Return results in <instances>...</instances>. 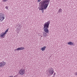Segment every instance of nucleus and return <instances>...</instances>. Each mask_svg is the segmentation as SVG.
I'll return each instance as SVG.
<instances>
[{"mask_svg": "<svg viewBox=\"0 0 77 77\" xmlns=\"http://www.w3.org/2000/svg\"><path fill=\"white\" fill-rule=\"evenodd\" d=\"M50 0H43L40 3V6L39 8V10L42 11V13L44 12V10L46 9L50 3Z\"/></svg>", "mask_w": 77, "mask_h": 77, "instance_id": "f257e3e1", "label": "nucleus"}, {"mask_svg": "<svg viewBox=\"0 0 77 77\" xmlns=\"http://www.w3.org/2000/svg\"><path fill=\"white\" fill-rule=\"evenodd\" d=\"M5 19V15L2 13H0V20L3 21Z\"/></svg>", "mask_w": 77, "mask_h": 77, "instance_id": "39448f33", "label": "nucleus"}, {"mask_svg": "<svg viewBox=\"0 0 77 77\" xmlns=\"http://www.w3.org/2000/svg\"><path fill=\"white\" fill-rule=\"evenodd\" d=\"M53 72H54V70H49V75H53Z\"/></svg>", "mask_w": 77, "mask_h": 77, "instance_id": "0eeeda50", "label": "nucleus"}, {"mask_svg": "<svg viewBox=\"0 0 77 77\" xmlns=\"http://www.w3.org/2000/svg\"><path fill=\"white\" fill-rule=\"evenodd\" d=\"M46 47H46V46H44L40 50H41L42 51H45Z\"/></svg>", "mask_w": 77, "mask_h": 77, "instance_id": "6e6552de", "label": "nucleus"}, {"mask_svg": "<svg viewBox=\"0 0 77 77\" xmlns=\"http://www.w3.org/2000/svg\"><path fill=\"white\" fill-rule=\"evenodd\" d=\"M8 1V0H3L2 1L3 2H7Z\"/></svg>", "mask_w": 77, "mask_h": 77, "instance_id": "ddd939ff", "label": "nucleus"}, {"mask_svg": "<svg viewBox=\"0 0 77 77\" xmlns=\"http://www.w3.org/2000/svg\"><path fill=\"white\" fill-rule=\"evenodd\" d=\"M17 49H15L14 51H17Z\"/></svg>", "mask_w": 77, "mask_h": 77, "instance_id": "dca6fc26", "label": "nucleus"}, {"mask_svg": "<svg viewBox=\"0 0 77 77\" xmlns=\"http://www.w3.org/2000/svg\"><path fill=\"white\" fill-rule=\"evenodd\" d=\"M41 0H38V2H41Z\"/></svg>", "mask_w": 77, "mask_h": 77, "instance_id": "2eb2a0df", "label": "nucleus"}, {"mask_svg": "<svg viewBox=\"0 0 77 77\" xmlns=\"http://www.w3.org/2000/svg\"><path fill=\"white\" fill-rule=\"evenodd\" d=\"M5 9H8V6H6L5 7Z\"/></svg>", "mask_w": 77, "mask_h": 77, "instance_id": "4468645a", "label": "nucleus"}, {"mask_svg": "<svg viewBox=\"0 0 77 77\" xmlns=\"http://www.w3.org/2000/svg\"><path fill=\"white\" fill-rule=\"evenodd\" d=\"M14 77H15V76H14Z\"/></svg>", "mask_w": 77, "mask_h": 77, "instance_id": "6ab92c4d", "label": "nucleus"}, {"mask_svg": "<svg viewBox=\"0 0 77 77\" xmlns=\"http://www.w3.org/2000/svg\"><path fill=\"white\" fill-rule=\"evenodd\" d=\"M19 50H21V47L19 48H17V51H18Z\"/></svg>", "mask_w": 77, "mask_h": 77, "instance_id": "9d476101", "label": "nucleus"}, {"mask_svg": "<svg viewBox=\"0 0 77 77\" xmlns=\"http://www.w3.org/2000/svg\"><path fill=\"white\" fill-rule=\"evenodd\" d=\"M68 45H72L74 44V43L71 42H68Z\"/></svg>", "mask_w": 77, "mask_h": 77, "instance_id": "1a4fd4ad", "label": "nucleus"}, {"mask_svg": "<svg viewBox=\"0 0 77 77\" xmlns=\"http://www.w3.org/2000/svg\"><path fill=\"white\" fill-rule=\"evenodd\" d=\"M6 64V62L2 61L0 63V67H3Z\"/></svg>", "mask_w": 77, "mask_h": 77, "instance_id": "423d86ee", "label": "nucleus"}, {"mask_svg": "<svg viewBox=\"0 0 77 77\" xmlns=\"http://www.w3.org/2000/svg\"><path fill=\"white\" fill-rule=\"evenodd\" d=\"M20 48H21V50H24V49H25L24 48V47H20Z\"/></svg>", "mask_w": 77, "mask_h": 77, "instance_id": "9b49d317", "label": "nucleus"}, {"mask_svg": "<svg viewBox=\"0 0 77 77\" xmlns=\"http://www.w3.org/2000/svg\"><path fill=\"white\" fill-rule=\"evenodd\" d=\"M9 30V28H8L4 32H2L0 34V36L1 38H5V35H6L7 32H8Z\"/></svg>", "mask_w": 77, "mask_h": 77, "instance_id": "7ed1b4c3", "label": "nucleus"}, {"mask_svg": "<svg viewBox=\"0 0 77 77\" xmlns=\"http://www.w3.org/2000/svg\"><path fill=\"white\" fill-rule=\"evenodd\" d=\"M56 75V73H54V75Z\"/></svg>", "mask_w": 77, "mask_h": 77, "instance_id": "a211bd4d", "label": "nucleus"}, {"mask_svg": "<svg viewBox=\"0 0 77 77\" xmlns=\"http://www.w3.org/2000/svg\"><path fill=\"white\" fill-rule=\"evenodd\" d=\"M62 9H61V8H60L59 10V12H62Z\"/></svg>", "mask_w": 77, "mask_h": 77, "instance_id": "f8f14e48", "label": "nucleus"}, {"mask_svg": "<svg viewBox=\"0 0 77 77\" xmlns=\"http://www.w3.org/2000/svg\"><path fill=\"white\" fill-rule=\"evenodd\" d=\"M25 72V70L24 69H21L19 70V74L21 75H23Z\"/></svg>", "mask_w": 77, "mask_h": 77, "instance_id": "20e7f679", "label": "nucleus"}, {"mask_svg": "<svg viewBox=\"0 0 77 77\" xmlns=\"http://www.w3.org/2000/svg\"><path fill=\"white\" fill-rule=\"evenodd\" d=\"M75 74L76 75H77V72H75Z\"/></svg>", "mask_w": 77, "mask_h": 77, "instance_id": "f3484780", "label": "nucleus"}, {"mask_svg": "<svg viewBox=\"0 0 77 77\" xmlns=\"http://www.w3.org/2000/svg\"><path fill=\"white\" fill-rule=\"evenodd\" d=\"M50 24V21H48L44 24L43 30L45 32L43 33V36H45V37H46L47 36V33H49L48 28H49Z\"/></svg>", "mask_w": 77, "mask_h": 77, "instance_id": "f03ea898", "label": "nucleus"}]
</instances>
